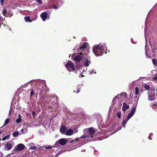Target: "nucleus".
Returning <instances> with one entry per match:
<instances>
[{
    "label": "nucleus",
    "instance_id": "nucleus-35",
    "mask_svg": "<svg viewBox=\"0 0 157 157\" xmlns=\"http://www.w3.org/2000/svg\"><path fill=\"white\" fill-rule=\"evenodd\" d=\"M34 94V91L33 89H31L30 96H32Z\"/></svg>",
    "mask_w": 157,
    "mask_h": 157
},
{
    "label": "nucleus",
    "instance_id": "nucleus-9",
    "mask_svg": "<svg viewBox=\"0 0 157 157\" xmlns=\"http://www.w3.org/2000/svg\"><path fill=\"white\" fill-rule=\"evenodd\" d=\"M25 148L24 145L22 144H19L17 145L14 148V150L15 151H21Z\"/></svg>",
    "mask_w": 157,
    "mask_h": 157
},
{
    "label": "nucleus",
    "instance_id": "nucleus-18",
    "mask_svg": "<svg viewBox=\"0 0 157 157\" xmlns=\"http://www.w3.org/2000/svg\"><path fill=\"white\" fill-rule=\"evenodd\" d=\"M73 132L74 131L72 129H69L66 131L65 134L67 136H71L73 134Z\"/></svg>",
    "mask_w": 157,
    "mask_h": 157
},
{
    "label": "nucleus",
    "instance_id": "nucleus-22",
    "mask_svg": "<svg viewBox=\"0 0 157 157\" xmlns=\"http://www.w3.org/2000/svg\"><path fill=\"white\" fill-rule=\"evenodd\" d=\"M21 115L20 114H19L18 115V118L17 119L16 121V122L17 123H19L21 121Z\"/></svg>",
    "mask_w": 157,
    "mask_h": 157
},
{
    "label": "nucleus",
    "instance_id": "nucleus-40",
    "mask_svg": "<svg viewBox=\"0 0 157 157\" xmlns=\"http://www.w3.org/2000/svg\"><path fill=\"white\" fill-rule=\"evenodd\" d=\"M53 8L55 9H57L58 8L56 6L55 4H53L52 5Z\"/></svg>",
    "mask_w": 157,
    "mask_h": 157
},
{
    "label": "nucleus",
    "instance_id": "nucleus-6",
    "mask_svg": "<svg viewBox=\"0 0 157 157\" xmlns=\"http://www.w3.org/2000/svg\"><path fill=\"white\" fill-rule=\"evenodd\" d=\"M148 99L150 101L154 100L156 98L155 95L154 91L150 90L148 93Z\"/></svg>",
    "mask_w": 157,
    "mask_h": 157
},
{
    "label": "nucleus",
    "instance_id": "nucleus-45",
    "mask_svg": "<svg viewBox=\"0 0 157 157\" xmlns=\"http://www.w3.org/2000/svg\"><path fill=\"white\" fill-rule=\"evenodd\" d=\"M82 145H79V146H75V147H74V148H77L78 147H80Z\"/></svg>",
    "mask_w": 157,
    "mask_h": 157
},
{
    "label": "nucleus",
    "instance_id": "nucleus-17",
    "mask_svg": "<svg viewBox=\"0 0 157 157\" xmlns=\"http://www.w3.org/2000/svg\"><path fill=\"white\" fill-rule=\"evenodd\" d=\"M91 63L90 61L88 59L86 60V61L84 64H83L82 62V66H84L86 67H88L90 65V64H91Z\"/></svg>",
    "mask_w": 157,
    "mask_h": 157
},
{
    "label": "nucleus",
    "instance_id": "nucleus-29",
    "mask_svg": "<svg viewBox=\"0 0 157 157\" xmlns=\"http://www.w3.org/2000/svg\"><path fill=\"white\" fill-rule=\"evenodd\" d=\"M37 149V147H31L29 149V150L30 151L31 150H35Z\"/></svg>",
    "mask_w": 157,
    "mask_h": 157
},
{
    "label": "nucleus",
    "instance_id": "nucleus-19",
    "mask_svg": "<svg viewBox=\"0 0 157 157\" xmlns=\"http://www.w3.org/2000/svg\"><path fill=\"white\" fill-rule=\"evenodd\" d=\"M25 20L26 22H31L32 21V20H31L30 17L28 16L25 17Z\"/></svg>",
    "mask_w": 157,
    "mask_h": 157
},
{
    "label": "nucleus",
    "instance_id": "nucleus-51",
    "mask_svg": "<svg viewBox=\"0 0 157 157\" xmlns=\"http://www.w3.org/2000/svg\"><path fill=\"white\" fill-rule=\"evenodd\" d=\"M78 85V88H80V87Z\"/></svg>",
    "mask_w": 157,
    "mask_h": 157
},
{
    "label": "nucleus",
    "instance_id": "nucleus-1",
    "mask_svg": "<svg viewBox=\"0 0 157 157\" xmlns=\"http://www.w3.org/2000/svg\"><path fill=\"white\" fill-rule=\"evenodd\" d=\"M95 132V130L94 128H90L89 129V130L88 132V134H90V135H88L87 134H85L79 138H76L75 139V140L76 141L79 140L80 141H81L80 140L81 139H86L87 137H89L92 138L93 137V136L92 135L94 134Z\"/></svg>",
    "mask_w": 157,
    "mask_h": 157
},
{
    "label": "nucleus",
    "instance_id": "nucleus-47",
    "mask_svg": "<svg viewBox=\"0 0 157 157\" xmlns=\"http://www.w3.org/2000/svg\"><path fill=\"white\" fill-rule=\"evenodd\" d=\"M6 157H14L13 156H11L10 155H7Z\"/></svg>",
    "mask_w": 157,
    "mask_h": 157
},
{
    "label": "nucleus",
    "instance_id": "nucleus-49",
    "mask_svg": "<svg viewBox=\"0 0 157 157\" xmlns=\"http://www.w3.org/2000/svg\"><path fill=\"white\" fill-rule=\"evenodd\" d=\"M74 140H72L71 141H70V142H71H71H74Z\"/></svg>",
    "mask_w": 157,
    "mask_h": 157
},
{
    "label": "nucleus",
    "instance_id": "nucleus-13",
    "mask_svg": "<svg viewBox=\"0 0 157 157\" xmlns=\"http://www.w3.org/2000/svg\"><path fill=\"white\" fill-rule=\"evenodd\" d=\"M48 13L46 12L42 13L40 15L41 17L42 18V20L44 21L48 17Z\"/></svg>",
    "mask_w": 157,
    "mask_h": 157
},
{
    "label": "nucleus",
    "instance_id": "nucleus-32",
    "mask_svg": "<svg viewBox=\"0 0 157 157\" xmlns=\"http://www.w3.org/2000/svg\"><path fill=\"white\" fill-rule=\"evenodd\" d=\"M63 152V150H61L56 155V156L55 157H57L61 153H62Z\"/></svg>",
    "mask_w": 157,
    "mask_h": 157
},
{
    "label": "nucleus",
    "instance_id": "nucleus-55",
    "mask_svg": "<svg viewBox=\"0 0 157 157\" xmlns=\"http://www.w3.org/2000/svg\"><path fill=\"white\" fill-rule=\"evenodd\" d=\"M1 27V25H0V27Z\"/></svg>",
    "mask_w": 157,
    "mask_h": 157
},
{
    "label": "nucleus",
    "instance_id": "nucleus-21",
    "mask_svg": "<svg viewBox=\"0 0 157 157\" xmlns=\"http://www.w3.org/2000/svg\"><path fill=\"white\" fill-rule=\"evenodd\" d=\"M128 120L126 119V120H124L122 122V124L123 125V126L125 128V124H126L128 122Z\"/></svg>",
    "mask_w": 157,
    "mask_h": 157
},
{
    "label": "nucleus",
    "instance_id": "nucleus-37",
    "mask_svg": "<svg viewBox=\"0 0 157 157\" xmlns=\"http://www.w3.org/2000/svg\"><path fill=\"white\" fill-rule=\"evenodd\" d=\"M153 135V134L152 133H150V135H149L148 138L149 139L151 140L152 139V138L151 137V136Z\"/></svg>",
    "mask_w": 157,
    "mask_h": 157
},
{
    "label": "nucleus",
    "instance_id": "nucleus-8",
    "mask_svg": "<svg viewBox=\"0 0 157 157\" xmlns=\"http://www.w3.org/2000/svg\"><path fill=\"white\" fill-rule=\"evenodd\" d=\"M68 71L71 72L73 71L74 72H76L78 74H80L79 77L80 78L81 77H83L84 75H82V73H80L82 72V71H83L84 69H67Z\"/></svg>",
    "mask_w": 157,
    "mask_h": 157
},
{
    "label": "nucleus",
    "instance_id": "nucleus-11",
    "mask_svg": "<svg viewBox=\"0 0 157 157\" xmlns=\"http://www.w3.org/2000/svg\"><path fill=\"white\" fill-rule=\"evenodd\" d=\"M2 13L3 15L6 17H11L13 15L10 13V12L9 11L8 12H7V11L6 9H3L2 12Z\"/></svg>",
    "mask_w": 157,
    "mask_h": 157
},
{
    "label": "nucleus",
    "instance_id": "nucleus-5",
    "mask_svg": "<svg viewBox=\"0 0 157 157\" xmlns=\"http://www.w3.org/2000/svg\"><path fill=\"white\" fill-rule=\"evenodd\" d=\"M45 84H46V81L45 80L37 79L35 84V86L37 89H40L42 88L43 85Z\"/></svg>",
    "mask_w": 157,
    "mask_h": 157
},
{
    "label": "nucleus",
    "instance_id": "nucleus-33",
    "mask_svg": "<svg viewBox=\"0 0 157 157\" xmlns=\"http://www.w3.org/2000/svg\"><path fill=\"white\" fill-rule=\"evenodd\" d=\"M89 74H92L94 72V74H95L96 73V71H93V70H90V71H89Z\"/></svg>",
    "mask_w": 157,
    "mask_h": 157
},
{
    "label": "nucleus",
    "instance_id": "nucleus-25",
    "mask_svg": "<svg viewBox=\"0 0 157 157\" xmlns=\"http://www.w3.org/2000/svg\"><path fill=\"white\" fill-rule=\"evenodd\" d=\"M86 45L85 44H84L80 47L79 49L80 50L82 49L83 50V49L86 48Z\"/></svg>",
    "mask_w": 157,
    "mask_h": 157
},
{
    "label": "nucleus",
    "instance_id": "nucleus-31",
    "mask_svg": "<svg viewBox=\"0 0 157 157\" xmlns=\"http://www.w3.org/2000/svg\"><path fill=\"white\" fill-rule=\"evenodd\" d=\"M10 121V119H6L5 121L4 125L7 124Z\"/></svg>",
    "mask_w": 157,
    "mask_h": 157
},
{
    "label": "nucleus",
    "instance_id": "nucleus-3",
    "mask_svg": "<svg viewBox=\"0 0 157 157\" xmlns=\"http://www.w3.org/2000/svg\"><path fill=\"white\" fill-rule=\"evenodd\" d=\"M82 56L80 55H77L75 56L74 58V60L77 61L76 63V67L77 69H79L82 68V65L81 63L80 62L82 60Z\"/></svg>",
    "mask_w": 157,
    "mask_h": 157
},
{
    "label": "nucleus",
    "instance_id": "nucleus-30",
    "mask_svg": "<svg viewBox=\"0 0 157 157\" xmlns=\"http://www.w3.org/2000/svg\"><path fill=\"white\" fill-rule=\"evenodd\" d=\"M121 112H118L117 113V116L118 118H121Z\"/></svg>",
    "mask_w": 157,
    "mask_h": 157
},
{
    "label": "nucleus",
    "instance_id": "nucleus-50",
    "mask_svg": "<svg viewBox=\"0 0 157 157\" xmlns=\"http://www.w3.org/2000/svg\"><path fill=\"white\" fill-rule=\"evenodd\" d=\"M154 105H157V103L154 104Z\"/></svg>",
    "mask_w": 157,
    "mask_h": 157
},
{
    "label": "nucleus",
    "instance_id": "nucleus-2",
    "mask_svg": "<svg viewBox=\"0 0 157 157\" xmlns=\"http://www.w3.org/2000/svg\"><path fill=\"white\" fill-rule=\"evenodd\" d=\"M102 46L97 45L95 46L93 48L94 53L96 56H101L103 53V49Z\"/></svg>",
    "mask_w": 157,
    "mask_h": 157
},
{
    "label": "nucleus",
    "instance_id": "nucleus-36",
    "mask_svg": "<svg viewBox=\"0 0 157 157\" xmlns=\"http://www.w3.org/2000/svg\"><path fill=\"white\" fill-rule=\"evenodd\" d=\"M144 88L146 90H148L150 88V87L148 85H145L144 86Z\"/></svg>",
    "mask_w": 157,
    "mask_h": 157
},
{
    "label": "nucleus",
    "instance_id": "nucleus-24",
    "mask_svg": "<svg viewBox=\"0 0 157 157\" xmlns=\"http://www.w3.org/2000/svg\"><path fill=\"white\" fill-rule=\"evenodd\" d=\"M135 94L136 95H138L139 94V88L136 87L135 88Z\"/></svg>",
    "mask_w": 157,
    "mask_h": 157
},
{
    "label": "nucleus",
    "instance_id": "nucleus-43",
    "mask_svg": "<svg viewBox=\"0 0 157 157\" xmlns=\"http://www.w3.org/2000/svg\"><path fill=\"white\" fill-rule=\"evenodd\" d=\"M3 155V153L0 151V157H2Z\"/></svg>",
    "mask_w": 157,
    "mask_h": 157
},
{
    "label": "nucleus",
    "instance_id": "nucleus-52",
    "mask_svg": "<svg viewBox=\"0 0 157 157\" xmlns=\"http://www.w3.org/2000/svg\"><path fill=\"white\" fill-rule=\"evenodd\" d=\"M80 55H82V53H80Z\"/></svg>",
    "mask_w": 157,
    "mask_h": 157
},
{
    "label": "nucleus",
    "instance_id": "nucleus-20",
    "mask_svg": "<svg viewBox=\"0 0 157 157\" xmlns=\"http://www.w3.org/2000/svg\"><path fill=\"white\" fill-rule=\"evenodd\" d=\"M21 132L22 134H25L27 132V129L26 128H24L21 129Z\"/></svg>",
    "mask_w": 157,
    "mask_h": 157
},
{
    "label": "nucleus",
    "instance_id": "nucleus-44",
    "mask_svg": "<svg viewBox=\"0 0 157 157\" xmlns=\"http://www.w3.org/2000/svg\"><path fill=\"white\" fill-rule=\"evenodd\" d=\"M78 130L77 129H75L74 130V132L75 133H76L78 132Z\"/></svg>",
    "mask_w": 157,
    "mask_h": 157
},
{
    "label": "nucleus",
    "instance_id": "nucleus-23",
    "mask_svg": "<svg viewBox=\"0 0 157 157\" xmlns=\"http://www.w3.org/2000/svg\"><path fill=\"white\" fill-rule=\"evenodd\" d=\"M152 63L154 65L157 66V59H156L154 58L152 59Z\"/></svg>",
    "mask_w": 157,
    "mask_h": 157
},
{
    "label": "nucleus",
    "instance_id": "nucleus-53",
    "mask_svg": "<svg viewBox=\"0 0 157 157\" xmlns=\"http://www.w3.org/2000/svg\"><path fill=\"white\" fill-rule=\"evenodd\" d=\"M2 133V132L0 131V134H1Z\"/></svg>",
    "mask_w": 157,
    "mask_h": 157
},
{
    "label": "nucleus",
    "instance_id": "nucleus-7",
    "mask_svg": "<svg viewBox=\"0 0 157 157\" xmlns=\"http://www.w3.org/2000/svg\"><path fill=\"white\" fill-rule=\"evenodd\" d=\"M137 105V104H136L134 105V106L132 107L131 112L128 114L127 117V119L128 120H129L134 115L136 110Z\"/></svg>",
    "mask_w": 157,
    "mask_h": 157
},
{
    "label": "nucleus",
    "instance_id": "nucleus-14",
    "mask_svg": "<svg viewBox=\"0 0 157 157\" xmlns=\"http://www.w3.org/2000/svg\"><path fill=\"white\" fill-rule=\"evenodd\" d=\"M67 129L66 127L64 126H61L60 129V131L62 134H65L66 132V131Z\"/></svg>",
    "mask_w": 157,
    "mask_h": 157
},
{
    "label": "nucleus",
    "instance_id": "nucleus-46",
    "mask_svg": "<svg viewBox=\"0 0 157 157\" xmlns=\"http://www.w3.org/2000/svg\"><path fill=\"white\" fill-rule=\"evenodd\" d=\"M35 112L34 111L33 112H32L33 116H34L35 115Z\"/></svg>",
    "mask_w": 157,
    "mask_h": 157
},
{
    "label": "nucleus",
    "instance_id": "nucleus-48",
    "mask_svg": "<svg viewBox=\"0 0 157 157\" xmlns=\"http://www.w3.org/2000/svg\"><path fill=\"white\" fill-rule=\"evenodd\" d=\"M79 92V90H77V91L76 93H78Z\"/></svg>",
    "mask_w": 157,
    "mask_h": 157
},
{
    "label": "nucleus",
    "instance_id": "nucleus-26",
    "mask_svg": "<svg viewBox=\"0 0 157 157\" xmlns=\"http://www.w3.org/2000/svg\"><path fill=\"white\" fill-rule=\"evenodd\" d=\"M19 134V132H14L12 134L13 137H16Z\"/></svg>",
    "mask_w": 157,
    "mask_h": 157
},
{
    "label": "nucleus",
    "instance_id": "nucleus-28",
    "mask_svg": "<svg viewBox=\"0 0 157 157\" xmlns=\"http://www.w3.org/2000/svg\"><path fill=\"white\" fill-rule=\"evenodd\" d=\"M36 80H32L29 81L28 83L34 84L35 83L36 84Z\"/></svg>",
    "mask_w": 157,
    "mask_h": 157
},
{
    "label": "nucleus",
    "instance_id": "nucleus-38",
    "mask_svg": "<svg viewBox=\"0 0 157 157\" xmlns=\"http://www.w3.org/2000/svg\"><path fill=\"white\" fill-rule=\"evenodd\" d=\"M4 0H0V2L2 6L3 5L4 3Z\"/></svg>",
    "mask_w": 157,
    "mask_h": 157
},
{
    "label": "nucleus",
    "instance_id": "nucleus-10",
    "mask_svg": "<svg viewBox=\"0 0 157 157\" xmlns=\"http://www.w3.org/2000/svg\"><path fill=\"white\" fill-rule=\"evenodd\" d=\"M66 68L68 69H75V65L73 62L71 61H69L65 65Z\"/></svg>",
    "mask_w": 157,
    "mask_h": 157
},
{
    "label": "nucleus",
    "instance_id": "nucleus-39",
    "mask_svg": "<svg viewBox=\"0 0 157 157\" xmlns=\"http://www.w3.org/2000/svg\"><path fill=\"white\" fill-rule=\"evenodd\" d=\"M156 72H157V71L156 70H153L151 71L152 73V74H154L155 75L156 74Z\"/></svg>",
    "mask_w": 157,
    "mask_h": 157
},
{
    "label": "nucleus",
    "instance_id": "nucleus-4",
    "mask_svg": "<svg viewBox=\"0 0 157 157\" xmlns=\"http://www.w3.org/2000/svg\"><path fill=\"white\" fill-rule=\"evenodd\" d=\"M70 141L69 139L62 138L56 141L54 144L55 147H58L59 145H63L66 144L67 142Z\"/></svg>",
    "mask_w": 157,
    "mask_h": 157
},
{
    "label": "nucleus",
    "instance_id": "nucleus-54",
    "mask_svg": "<svg viewBox=\"0 0 157 157\" xmlns=\"http://www.w3.org/2000/svg\"><path fill=\"white\" fill-rule=\"evenodd\" d=\"M90 140V141H92V140Z\"/></svg>",
    "mask_w": 157,
    "mask_h": 157
},
{
    "label": "nucleus",
    "instance_id": "nucleus-42",
    "mask_svg": "<svg viewBox=\"0 0 157 157\" xmlns=\"http://www.w3.org/2000/svg\"><path fill=\"white\" fill-rule=\"evenodd\" d=\"M52 148V147L51 146H48L46 147V149H51Z\"/></svg>",
    "mask_w": 157,
    "mask_h": 157
},
{
    "label": "nucleus",
    "instance_id": "nucleus-27",
    "mask_svg": "<svg viewBox=\"0 0 157 157\" xmlns=\"http://www.w3.org/2000/svg\"><path fill=\"white\" fill-rule=\"evenodd\" d=\"M10 136L8 135L3 137L2 140L3 141H5L6 140H8L9 139Z\"/></svg>",
    "mask_w": 157,
    "mask_h": 157
},
{
    "label": "nucleus",
    "instance_id": "nucleus-41",
    "mask_svg": "<svg viewBox=\"0 0 157 157\" xmlns=\"http://www.w3.org/2000/svg\"><path fill=\"white\" fill-rule=\"evenodd\" d=\"M153 79L156 81H157V76L154 77L153 78Z\"/></svg>",
    "mask_w": 157,
    "mask_h": 157
},
{
    "label": "nucleus",
    "instance_id": "nucleus-16",
    "mask_svg": "<svg viewBox=\"0 0 157 157\" xmlns=\"http://www.w3.org/2000/svg\"><path fill=\"white\" fill-rule=\"evenodd\" d=\"M123 106L122 107V110L123 111H125L126 109H127L129 108V105H127L125 102H124L123 103Z\"/></svg>",
    "mask_w": 157,
    "mask_h": 157
},
{
    "label": "nucleus",
    "instance_id": "nucleus-15",
    "mask_svg": "<svg viewBox=\"0 0 157 157\" xmlns=\"http://www.w3.org/2000/svg\"><path fill=\"white\" fill-rule=\"evenodd\" d=\"M12 147V145L11 144L7 143L5 145V149L6 150H9Z\"/></svg>",
    "mask_w": 157,
    "mask_h": 157
},
{
    "label": "nucleus",
    "instance_id": "nucleus-34",
    "mask_svg": "<svg viewBox=\"0 0 157 157\" xmlns=\"http://www.w3.org/2000/svg\"><path fill=\"white\" fill-rule=\"evenodd\" d=\"M36 1L39 5H40L42 4L41 0H36Z\"/></svg>",
    "mask_w": 157,
    "mask_h": 157
},
{
    "label": "nucleus",
    "instance_id": "nucleus-12",
    "mask_svg": "<svg viewBox=\"0 0 157 157\" xmlns=\"http://www.w3.org/2000/svg\"><path fill=\"white\" fill-rule=\"evenodd\" d=\"M119 96H121V97L124 98H126L128 96L126 93L125 92H122L120 94H119L115 97L113 99V101H115L116 100L117 98Z\"/></svg>",
    "mask_w": 157,
    "mask_h": 157
}]
</instances>
